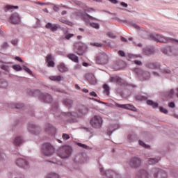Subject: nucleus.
I'll list each match as a JSON object with an SVG mask.
<instances>
[{
    "label": "nucleus",
    "mask_w": 178,
    "mask_h": 178,
    "mask_svg": "<svg viewBox=\"0 0 178 178\" xmlns=\"http://www.w3.org/2000/svg\"><path fill=\"white\" fill-rule=\"evenodd\" d=\"M46 62L47 63V66L49 67H55V63L54 62V57H52V55L49 54L47 55L46 58Z\"/></svg>",
    "instance_id": "ddd939ff"
},
{
    "label": "nucleus",
    "mask_w": 178,
    "mask_h": 178,
    "mask_svg": "<svg viewBox=\"0 0 178 178\" xmlns=\"http://www.w3.org/2000/svg\"><path fill=\"white\" fill-rule=\"evenodd\" d=\"M47 178H59V175L56 173H49Z\"/></svg>",
    "instance_id": "f704fd0d"
},
{
    "label": "nucleus",
    "mask_w": 178,
    "mask_h": 178,
    "mask_svg": "<svg viewBox=\"0 0 178 178\" xmlns=\"http://www.w3.org/2000/svg\"><path fill=\"white\" fill-rule=\"evenodd\" d=\"M11 43L13 44V45H17V40H13L11 41Z\"/></svg>",
    "instance_id": "13d9d810"
},
{
    "label": "nucleus",
    "mask_w": 178,
    "mask_h": 178,
    "mask_svg": "<svg viewBox=\"0 0 178 178\" xmlns=\"http://www.w3.org/2000/svg\"><path fill=\"white\" fill-rule=\"evenodd\" d=\"M86 77L90 84H97V79H95L94 74H87Z\"/></svg>",
    "instance_id": "4468645a"
},
{
    "label": "nucleus",
    "mask_w": 178,
    "mask_h": 178,
    "mask_svg": "<svg viewBox=\"0 0 178 178\" xmlns=\"http://www.w3.org/2000/svg\"><path fill=\"white\" fill-rule=\"evenodd\" d=\"M99 170H100L102 175H106V176H108V177H109V178H113V176H115V175H116V172H115L112 170H108L104 172V168H100Z\"/></svg>",
    "instance_id": "f8f14e48"
},
{
    "label": "nucleus",
    "mask_w": 178,
    "mask_h": 178,
    "mask_svg": "<svg viewBox=\"0 0 178 178\" xmlns=\"http://www.w3.org/2000/svg\"><path fill=\"white\" fill-rule=\"evenodd\" d=\"M15 60H18V62H23V60L20 57H15Z\"/></svg>",
    "instance_id": "0e129e2a"
},
{
    "label": "nucleus",
    "mask_w": 178,
    "mask_h": 178,
    "mask_svg": "<svg viewBox=\"0 0 178 178\" xmlns=\"http://www.w3.org/2000/svg\"><path fill=\"white\" fill-rule=\"evenodd\" d=\"M129 165L131 168H138V166L141 165V160L137 157H134L130 161Z\"/></svg>",
    "instance_id": "9b49d317"
},
{
    "label": "nucleus",
    "mask_w": 178,
    "mask_h": 178,
    "mask_svg": "<svg viewBox=\"0 0 178 178\" xmlns=\"http://www.w3.org/2000/svg\"><path fill=\"white\" fill-rule=\"evenodd\" d=\"M70 138V136L67 134H63V140H69Z\"/></svg>",
    "instance_id": "a19ab883"
},
{
    "label": "nucleus",
    "mask_w": 178,
    "mask_h": 178,
    "mask_svg": "<svg viewBox=\"0 0 178 178\" xmlns=\"http://www.w3.org/2000/svg\"><path fill=\"white\" fill-rule=\"evenodd\" d=\"M146 67H148V69H159L161 65L158 63H147Z\"/></svg>",
    "instance_id": "a211bd4d"
},
{
    "label": "nucleus",
    "mask_w": 178,
    "mask_h": 178,
    "mask_svg": "<svg viewBox=\"0 0 178 178\" xmlns=\"http://www.w3.org/2000/svg\"><path fill=\"white\" fill-rule=\"evenodd\" d=\"M29 130L31 133H33V134H37V133L35 131H37V130H38V127H37L34 124H30L29 126Z\"/></svg>",
    "instance_id": "a878e982"
},
{
    "label": "nucleus",
    "mask_w": 178,
    "mask_h": 178,
    "mask_svg": "<svg viewBox=\"0 0 178 178\" xmlns=\"http://www.w3.org/2000/svg\"><path fill=\"white\" fill-rule=\"evenodd\" d=\"M134 63L136 65H138L139 66H140V65H141V61L135 60Z\"/></svg>",
    "instance_id": "69168bd1"
},
{
    "label": "nucleus",
    "mask_w": 178,
    "mask_h": 178,
    "mask_svg": "<svg viewBox=\"0 0 178 178\" xmlns=\"http://www.w3.org/2000/svg\"><path fill=\"white\" fill-rule=\"evenodd\" d=\"M45 27L46 29L51 30V31H56V30L59 29V25L49 22L45 25Z\"/></svg>",
    "instance_id": "2eb2a0df"
},
{
    "label": "nucleus",
    "mask_w": 178,
    "mask_h": 178,
    "mask_svg": "<svg viewBox=\"0 0 178 178\" xmlns=\"http://www.w3.org/2000/svg\"><path fill=\"white\" fill-rule=\"evenodd\" d=\"M168 106H169L170 108H175V103L171 102V103L169 104Z\"/></svg>",
    "instance_id": "e2e57ef3"
},
{
    "label": "nucleus",
    "mask_w": 178,
    "mask_h": 178,
    "mask_svg": "<svg viewBox=\"0 0 178 178\" xmlns=\"http://www.w3.org/2000/svg\"><path fill=\"white\" fill-rule=\"evenodd\" d=\"M120 5H121V6H123L124 8H127V6H129V5H127V3H126L124 2H121Z\"/></svg>",
    "instance_id": "4d7b16f0"
},
{
    "label": "nucleus",
    "mask_w": 178,
    "mask_h": 178,
    "mask_svg": "<svg viewBox=\"0 0 178 178\" xmlns=\"http://www.w3.org/2000/svg\"><path fill=\"white\" fill-rule=\"evenodd\" d=\"M121 41H122V42H127V39L124 38L123 36H121Z\"/></svg>",
    "instance_id": "052dcab7"
},
{
    "label": "nucleus",
    "mask_w": 178,
    "mask_h": 178,
    "mask_svg": "<svg viewBox=\"0 0 178 178\" xmlns=\"http://www.w3.org/2000/svg\"><path fill=\"white\" fill-rule=\"evenodd\" d=\"M162 73H164L165 74H170V73H171V71L168 69H165L162 71Z\"/></svg>",
    "instance_id": "49530a36"
},
{
    "label": "nucleus",
    "mask_w": 178,
    "mask_h": 178,
    "mask_svg": "<svg viewBox=\"0 0 178 178\" xmlns=\"http://www.w3.org/2000/svg\"><path fill=\"white\" fill-rule=\"evenodd\" d=\"M57 67H58L59 72H60V73H65V72H67L69 70L67 67H66V65H65V64L63 63H60L57 66Z\"/></svg>",
    "instance_id": "6ab92c4d"
},
{
    "label": "nucleus",
    "mask_w": 178,
    "mask_h": 178,
    "mask_svg": "<svg viewBox=\"0 0 178 178\" xmlns=\"http://www.w3.org/2000/svg\"><path fill=\"white\" fill-rule=\"evenodd\" d=\"M107 35L109 37V38H116V36L111 32L108 33Z\"/></svg>",
    "instance_id": "37998d69"
},
{
    "label": "nucleus",
    "mask_w": 178,
    "mask_h": 178,
    "mask_svg": "<svg viewBox=\"0 0 178 178\" xmlns=\"http://www.w3.org/2000/svg\"><path fill=\"white\" fill-rule=\"evenodd\" d=\"M42 152L46 156H51L55 152V148L50 143H44L42 146Z\"/></svg>",
    "instance_id": "7ed1b4c3"
},
{
    "label": "nucleus",
    "mask_w": 178,
    "mask_h": 178,
    "mask_svg": "<svg viewBox=\"0 0 178 178\" xmlns=\"http://www.w3.org/2000/svg\"><path fill=\"white\" fill-rule=\"evenodd\" d=\"M119 55H120V56H126V54L124 53V51L120 50L118 51Z\"/></svg>",
    "instance_id": "5fc2aeb1"
},
{
    "label": "nucleus",
    "mask_w": 178,
    "mask_h": 178,
    "mask_svg": "<svg viewBox=\"0 0 178 178\" xmlns=\"http://www.w3.org/2000/svg\"><path fill=\"white\" fill-rule=\"evenodd\" d=\"M74 35L70 33L65 35V38L66 40H70V38H72V37H73Z\"/></svg>",
    "instance_id": "09e8293b"
},
{
    "label": "nucleus",
    "mask_w": 178,
    "mask_h": 178,
    "mask_svg": "<svg viewBox=\"0 0 178 178\" xmlns=\"http://www.w3.org/2000/svg\"><path fill=\"white\" fill-rule=\"evenodd\" d=\"M82 92H85L86 94H87V92H88V89H83Z\"/></svg>",
    "instance_id": "774afa93"
},
{
    "label": "nucleus",
    "mask_w": 178,
    "mask_h": 178,
    "mask_svg": "<svg viewBox=\"0 0 178 178\" xmlns=\"http://www.w3.org/2000/svg\"><path fill=\"white\" fill-rule=\"evenodd\" d=\"M160 111H161L162 113H168V110H166L163 107L160 108Z\"/></svg>",
    "instance_id": "864d4df0"
},
{
    "label": "nucleus",
    "mask_w": 178,
    "mask_h": 178,
    "mask_svg": "<svg viewBox=\"0 0 178 178\" xmlns=\"http://www.w3.org/2000/svg\"><path fill=\"white\" fill-rule=\"evenodd\" d=\"M49 80L52 81H62L64 80L63 76L58 75V76H50L49 77Z\"/></svg>",
    "instance_id": "412c9836"
},
{
    "label": "nucleus",
    "mask_w": 178,
    "mask_h": 178,
    "mask_svg": "<svg viewBox=\"0 0 178 178\" xmlns=\"http://www.w3.org/2000/svg\"><path fill=\"white\" fill-rule=\"evenodd\" d=\"M72 147L63 146L59 148L58 155L62 159H66V158H69L72 155Z\"/></svg>",
    "instance_id": "f03ea898"
},
{
    "label": "nucleus",
    "mask_w": 178,
    "mask_h": 178,
    "mask_svg": "<svg viewBox=\"0 0 178 178\" xmlns=\"http://www.w3.org/2000/svg\"><path fill=\"white\" fill-rule=\"evenodd\" d=\"M13 69H14V70H16L17 72H20V70H22V66H20L19 65H13Z\"/></svg>",
    "instance_id": "c9c22d12"
},
{
    "label": "nucleus",
    "mask_w": 178,
    "mask_h": 178,
    "mask_svg": "<svg viewBox=\"0 0 178 178\" xmlns=\"http://www.w3.org/2000/svg\"><path fill=\"white\" fill-rule=\"evenodd\" d=\"M88 112V109L84 106H79L76 109L75 112L73 113H63L61 116H65V118H83L84 115H86Z\"/></svg>",
    "instance_id": "f257e3e1"
},
{
    "label": "nucleus",
    "mask_w": 178,
    "mask_h": 178,
    "mask_svg": "<svg viewBox=\"0 0 178 178\" xmlns=\"http://www.w3.org/2000/svg\"><path fill=\"white\" fill-rule=\"evenodd\" d=\"M6 9H7V10H10L11 9H19V6H12V5H6Z\"/></svg>",
    "instance_id": "2f4dec72"
},
{
    "label": "nucleus",
    "mask_w": 178,
    "mask_h": 178,
    "mask_svg": "<svg viewBox=\"0 0 178 178\" xmlns=\"http://www.w3.org/2000/svg\"><path fill=\"white\" fill-rule=\"evenodd\" d=\"M96 63L98 65H106L108 63V55L105 54H99L96 58Z\"/></svg>",
    "instance_id": "423d86ee"
},
{
    "label": "nucleus",
    "mask_w": 178,
    "mask_h": 178,
    "mask_svg": "<svg viewBox=\"0 0 178 178\" xmlns=\"http://www.w3.org/2000/svg\"><path fill=\"white\" fill-rule=\"evenodd\" d=\"M152 38H154V40L155 41H157L158 42H173V41H175V42H177L178 44V40H175V39H172L170 38H165L161 35H155L154 36H152Z\"/></svg>",
    "instance_id": "39448f33"
},
{
    "label": "nucleus",
    "mask_w": 178,
    "mask_h": 178,
    "mask_svg": "<svg viewBox=\"0 0 178 178\" xmlns=\"http://www.w3.org/2000/svg\"><path fill=\"white\" fill-rule=\"evenodd\" d=\"M64 24H67V26H73V23L69 21H64Z\"/></svg>",
    "instance_id": "603ef678"
},
{
    "label": "nucleus",
    "mask_w": 178,
    "mask_h": 178,
    "mask_svg": "<svg viewBox=\"0 0 178 178\" xmlns=\"http://www.w3.org/2000/svg\"><path fill=\"white\" fill-rule=\"evenodd\" d=\"M81 19L84 20V22H88V19H90L91 20H97V19L94 17L90 16L88 14L86 13H81L80 15Z\"/></svg>",
    "instance_id": "f3484780"
},
{
    "label": "nucleus",
    "mask_w": 178,
    "mask_h": 178,
    "mask_svg": "<svg viewBox=\"0 0 178 178\" xmlns=\"http://www.w3.org/2000/svg\"><path fill=\"white\" fill-rule=\"evenodd\" d=\"M139 144L141 145V147H143V148H149V146L147 145L144 142L139 140Z\"/></svg>",
    "instance_id": "ea45409f"
},
{
    "label": "nucleus",
    "mask_w": 178,
    "mask_h": 178,
    "mask_svg": "<svg viewBox=\"0 0 178 178\" xmlns=\"http://www.w3.org/2000/svg\"><path fill=\"white\" fill-rule=\"evenodd\" d=\"M158 162H159V159H149V165H155V163H158Z\"/></svg>",
    "instance_id": "c85d7f7f"
},
{
    "label": "nucleus",
    "mask_w": 178,
    "mask_h": 178,
    "mask_svg": "<svg viewBox=\"0 0 178 178\" xmlns=\"http://www.w3.org/2000/svg\"><path fill=\"white\" fill-rule=\"evenodd\" d=\"M143 52L145 55H151L152 54H154V49L146 48L143 50Z\"/></svg>",
    "instance_id": "cd10ccee"
},
{
    "label": "nucleus",
    "mask_w": 178,
    "mask_h": 178,
    "mask_svg": "<svg viewBox=\"0 0 178 178\" xmlns=\"http://www.w3.org/2000/svg\"><path fill=\"white\" fill-rule=\"evenodd\" d=\"M67 58H69V59H70L73 62H75L76 63L79 62V57H77V56H76L75 54H70L67 55Z\"/></svg>",
    "instance_id": "393cba45"
},
{
    "label": "nucleus",
    "mask_w": 178,
    "mask_h": 178,
    "mask_svg": "<svg viewBox=\"0 0 178 178\" xmlns=\"http://www.w3.org/2000/svg\"><path fill=\"white\" fill-rule=\"evenodd\" d=\"M85 12H95V10H94V8H86L85 9Z\"/></svg>",
    "instance_id": "8fccbe9b"
},
{
    "label": "nucleus",
    "mask_w": 178,
    "mask_h": 178,
    "mask_svg": "<svg viewBox=\"0 0 178 178\" xmlns=\"http://www.w3.org/2000/svg\"><path fill=\"white\" fill-rule=\"evenodd\" d=\"M146 76V77H145ZM143 76L145 77V80H148V79H149V72H145L143 74Z\"/></svg>",
    "instance_id": "a18cd8bd"
},
{
    "label": "nucleus",
    "mask_w": 178,
    "mask_h": 178,
    "mask_svg": "<svg viewBox=\"0 0 178 178\" xmlns=\"http://www.w3.org/2000/svg\"><path fill=\"white\" fill-rule=\"evenodd\" d=\"M108 1H109V2H111V3H114V4L118 3V0H108Z\"/></svg>",
    "instance_id": "680f3d73"
},
{
    "label": "nucleus",
    "mask_w": 178,
    "mask_h": 178,
    "mask_svg": "<svg viewBox=\"0 0 178 178\" xmlns=\"http://www.w3.org/2000/svg\"><path fill=\"white\" fill-rule=\"evenodd\" d=\"M23 143H24V140H23V138H22V137L20 136L16 137L13 141L14 145L16 146H19L21 144H23Z\"/></svg>",
    "instance_id": "aec40b11"
},
{
    "label": "nucleus",
    "mask_w": 178,
    "mask_h": 178,
    "mask_svg": "<svg viewBox=\"0 0 178 178\" xmlns=\"http://www.w3.org/2000/svg\"><path fill=\"white\" fill-rule=\"evenodd\" d=\"M9 22L11 24H19L20 23V17L19 16V14L17 13L12 14L10 17Z\"/></svg>",
    "instance_id": "0eeeda50"
},
{
    "label": "nucleus",
    "mask_w": 178,
    "mask_h": 178,
    "mask_svg": "<svg viewBox=\"0 0 178 178\" xmlns=\"http://www.w3.org/2000/svg\"><path fill=\"white\" fill-rule=\"evenodd\" d=\"M154 176L155 178H166L168 177V175L166 174V172L159 170V169H156L154 170Z\"/></svg>",
    "instance_id": "1a4fd4ad"
},
{
    "label": "nucleus",
    "mask_w": 178,
    "mask_h": 178,
    "mask_svg": "<svg viewBox=\"0 0 178 178\" xmlns=\"http://www.w3.org/2000/svg\"><path fill=\"white\" fill-rule=\"evenodd\" d=\"M24 70L29 73V74H33V72L30 69H29L27 67H24Z\"/></svg>",
    "instance_id": "79ce46f5"
},
{
    "label": "nucleus",
    "mask_w": 178,
    "mask_h": 178,
    "mask_svg": "<svg viewBox=\"0 0 178 178\" xmlns=\"http://www.w3.org/2000/svg\"><path fill=\"white\" fill-rule=\"evenodd\" d=\"M122 65H123V60H119L113 65V69H115V70H120V69H122Z\"/></svg>",
    "instance_id": "b1692460"
},
{
    "label": "nucleus",
    "mask_w": 178,
    "mask_h": 178,
    "mask_svg": "<svg viewBox=\"0 0 178 178\" xmlns=\"http://www.w3.org/2000/svg\"><path fill=\"white\" fill-rule=\"evenodd\" d=\"M77 145L79 147H81V148H84L85 149H88V146H87L86 145H84L83 143H78Z\"/></svg>",
    "instance_id": "4c0bfd02"
},
{
    "label": "nucleus",
    "mask_w": 178,
    "mask_h": 178,
    "mask_svg": "<svg viewBox=\"0 0 178 178\" xmlns=\"http://www.w3.org/2000/svg\"><path fill=\"white\" fill-rule=\"evenodd\" d=\"M90 26L91 27H93V29H96L97 30H98V29H99V24H98L97 23L91 22L90 24Z\"/></svg>",
    "instance_id": "e433bc0d"
},
{
    "label": "nucleus",
    "mask_w": 178,
    "mask_h": 178,
    "mask_svg": "<svg viewBox=\"0 0 178 178\" xmlns=\"http://www.w3.org/2000/svg\"><path fill=\"white\" fill-rule=\"evenodd\" d=\"M39 97L40 98H41V99L44 101V102L49 103V102H51L52 101V97L49 94H46V95L40 94Z\"/></svg>",
    "instance_id": "dca6fc26"
},
{
    "label": "nucleus",
    "mask_w": 178,
    "mask_h": 178,
    "mask_svg": "<svg viewBox=\"0 0 178 178\" xmlns=\"http://www.w3.org/2000/svg\"><path fill=\"white\" fill-rule=\"evenodd\" d=\"M1 69H2L3 70H8V66L6 65H1Z\"/></svg>",
    "instance_id": "bf43d9fd"
},
{
    "label": "nucleus",
    "mask_w": 178,
    "mask_h": 178,
    "mask_svg": "<svg viewBox=\"0 0 178 178\" xmlns=\"http://www.w3.org/2000/svg\"><path fill=\"white\" fill-rule=\"evenodd\" d=\"M175 94V90H173L172 89H171L168 93V97H169V98H172V97H173V95Z\"/></svg>",
    "instance_id": "58836bf2"
},
{
    "label": "nucleus",
    "mask_w": 178,
    "mask_h": 178,
    "mask_svg": "<svg viewBox=\"0 0 178 178\" xmlns=\"http://www.w3.org/2000/svg\"><path fill=\"white\" fill-rule=\"evenodd\" d=\"M7 47H8V43L4 42V43L3 44V48H7Z\"/></svg>",
    "instance_id": "338daca9"
},
{
    "label": "nucleus",
    "mask_w": 178,
    "mask_h": 178,
    "mask_svg": "<svg viewBox=\"0 0 178 178\" xmlns=\"http://www.w3.org/2000/svg\"><path fill=\"white\" fill-rule=\"evenodd\" d=\"M137 178H148V172L144 170H142L139 172Z\"/></svg>",
    "instance_id": "4be33fe9"
},
{
    "label": "nucleus",
    "mask_w": 178,
    "mask_h": 178,
    "mask_svg": "<svg viewBox=\"0 0 178 178\" xmlns=\"http://www.w3.org/2000/svg\"><path fill=\"white\" fill-rule=\"evenodd\" d=\"M90 124L92 127H95V129H99L102 127V118L99 115H95L90 120Z\"/></svg>",
    "instance_id": "20e7f679"
},
{
    "label": "nucleus",
    "mask_w": 178,
    "mask_h": 178,
    "mask_svg": "<svg viewBox=\"0 0 178 178\" xmlns=\"http://www.w3.org/2000/svg\"><path fill=\"white\" fill-rule=\"evenodd\" d=\"M161 52H163V54H165V55H168L169 52H172V47H167L163 48L161 49Z\"/></svg>",
    "instance_id": "bb28decb"
},
{
    "label": "nucleus",
    "mask_w": 178,
    "mask_h": 178,
    "mask_svg": "<svg viewBox=\"0 0 178 178\" xmlns=\"http://www.w3.org/2000/svg\"><path fill=\"white\" fill-rule=\"evenodd\" d=\"M63 105H65L67 108H72V105H73V102L70 99H65L63 101Z\"/></svg>",
    "instance_id": "5701e85b"
},
{
    "label": "nucleus",
    "mask_w": 178,
    "mask_h": 178,
    "mask_svg": "<svg viewBox=\"0 0 178 178\" xmlns=\"http://www.w3.org/2000/svg\"><path fill=\"white\" fill-rule=\"evenodd\" d=\"M53 9H54V12H59V7H58L56 6H54L53 7Z\"/></svg>",
    "instance_id": "6e6d98bb"
},
{
    "label": "nucleus",
    "mask_w": 178,
    "mask_h": 178,
    "mask_svg": "<svg viewBox=\"0 0 178 178\" xmlns=\"http://www.w3.org/2000/svg\"><path fill=\"white\" fill-rule=\"evenodd\" d=\"M15 108H17V109H22V108H23V104H17V105H16V106H15Z\"/></svg>",
    "instance_id": "3c124183"
},
{
    "label": "nucleus",
    "mask_w": 178,
    "mask_h": 178,
    "mask_svg": "<svg viewBox=\"0 0 178 178\" xmlns=\"http://www.w3.org/2000/svg\"><path fill=\"white\" fill-rule=\"evenodd\" d=\"M115 106H117V108H122V109L133 111L134 112H136L137 111V108L131 104H119L118 103H115Z\"/></svg>",
    "instance_id": "6e6552de"
},
{
    "label": "nucleus",
    "mask_w": 178,
    "mask_h": 178,
    "mask_svg": "<svg viewBox=\"0 0 178 178\" xmlns=\"http://www.w3.org/2000/svg\"><path fill=\"white\" fill-rule=\"evenodd\" d=\"M90 45H92L93 47H102V44L101 43H95V42H92L90 43Z\"/></svg>",
    "instance_id": "c03bdc74"
},
{
    "label": "nucleus",
    "mask_w": 178,
    "mask_h": 178,
    "mask_svg": "<svg viewBox=\"0 0 178 178\" xmlns=\"http://www.w3.org/2000/svg\"><path fill=\"white\" fill-rule=\"evenodd\" d=\"M16 164L19 168H24V169H27L29 168V163L24 159H18L16 161Z\"/></svg>",
    "instance_id": "9d476101"
},
{
    "label": "nucleus",
    "mask_w": 178,
    "mask_h": 178,
    "mask_svg": "<svg viewBox=\"0 0 178 178\" xmlns=\"http://www.w3.org/2000/svg\"><path fill=\"white\" fill-rule=\"evenodd\" d=\"M103 88L104 90V92L106 94V95H109V86H108L106 84H104L103 86Z\"/></svg>",
    "instance_id": "c756f323"
},
{
    "label": "nucleus",
    "mask_w": 178,
    "mask_h": 178,
    "mask_svg": "<svg viewBox=\"0 0 178 178\" xmlns=\"http://www.w3.org/2000/svg\"><path fill=\"white\" fill-rule=\"evenodd\" d=\"M46 131H55V128L51 127V124H48L46 127Z\"/></svg>",
    "instance_id": "72a5a7b5"
},
{
    "label": "nucleus",
    "mask_w": 178,
    "mask_h": 178,
    "mask_svg": "<svg viewBox=\"0 0 178 178\" xmlns=\"http://www.w3.org/2000/svg\"><path fill=\"white\" fill-rule=\"evenodd\" d=\"M147 105H150L151 106H153L154 108H158V104L155 102H153L152 100H147Z\"/></svg>",
    "instance_id": "7c9ffc66"
},
{
    "label": "nucleus",
    "mask_w": 178,
    "mask_h": 178,
    "mask_svg": "<svg viewBox=\"0 0 178 178\" xmlns=\"http://www.w3.org/2000/svg\"><path fill=\"white\" fill-rule=\"evenodd\" d=\"M89 95H90L91 97H98L97 93L94 91L90 92Z\"/></svg>",
    "instance_id": "de8ad7c7"
},
{
    "label": "nucleus",
    "mask_w": 178,
    "mask_h": 178,
    "mask_svg": "<svg viewBox=\"0 0 178 178\" xmlns=\"http://www.w3.org/2000/svg\"><path fill=\"white\" fill-rule=\"evenodd\" d=\"M111 81H116V83H122V78L119 76L112 77Z\"/></svg>",
    "instance_id": "473e14b6"
}]
</instances>
